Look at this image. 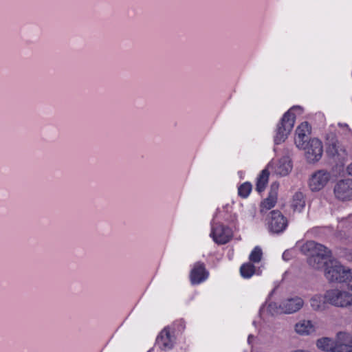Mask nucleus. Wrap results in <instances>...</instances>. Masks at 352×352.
<instances>
[{"instance_id": "6ab92c4d", "label": "nucleus", "mask_w": 352, "mask_h": 352, "mask_svg": "<svg viewBox=\"0 0 352 352\" xmlns=\"http://www.w3.org/2000/svg\"><path fill=\"white\" fill-rule=\"evenodd\" d=\"M336 345L335 341L326 337L318 339L316 342L318 348L327 352H334Z\"/></svg>"}, {"instance_id": "9b49d317", "label": "nucleus", "mask_w": 352, "mask_h": 352, "mask_svg": "<svg viewBox=\"0 0 352 352\" xmlns=\"http://www.w3.org/2000/svg\"><path fill=\"white\" fill-rule=\"evenodd\" d=\"M209 276L204 263L197 262L194 264L190 273V280L192 285H198L205 281Z\"/></svg>"}, {"instance_id": "b1692460", "label": "nucleus", "mask_w": 352, "mask_h": 352, "mask_svg": "<svg viewBox=\"0 0 352 352\" xmlns=\"http://www.w3.org/2000/svg\"><path fill=\"white\" fill-rule=\"evenodd\" d=\"M252 184L250 182L242 184L238 188V194L243 198H247L252 191Z\"/></svg>"}, {"instance_id": "20e7f679", "label": "nucleus", "mask_w": 352, "mask_h": 352, "mask_svg": "<svg viewBox=\"0 0 352 352\" xmlns=\"http://www.w3.org/2000/svg\"><path fill=\"white\" fill-rule=\"evenodd\" d=\"M295 122V116L291 111H287L277 126L274 142L279 144L285 141L292 130Z\"/></svg>"}, {"instance_id": "c85d7f7f", "label": "nucleus", "mask_w": 352, "mask_h": 352, "mask_svg": "<svg viewBox=\"0 0 352 352\" xmlns=\"http://www.w3.org/2000/svg\"><path fill=\"white\" fill-rule=\"evenodd\" d=\"M252 339H253V336L250 335V336H248V342L249 343H250V342H251Z\"/></svg>"}, {"instance_id": "2eb2a0df", "label": "nucleus", "mask_w": 352, "mask_h": 352, "mask_svg": "<svg viewBox=\"0 0 352 352\" xmlns=\"http://www.w3.org/2000/svg\"><path fill=\"white\" fill-rule=\"evenodd\" d=\"M309 304L311 309L316 312L324 311L328 306V301L326 297V292L324 295L317 294L311 297Z\"/></svg>"}, {"instance_id": "f03ea898", "label": "nucleus", "mask_w": 352, "mask_h": 352, "mask_svg": "<svg viewBox=\"0 0 352 352\" xmlns=\"http://www.w3.org/2000/svg\"><path fill=\"white\" fill-rule=\"evenodd\" d=\"M324 276L331 283H349L352 282V269L332 258L327 263Z\"/></svg>"}, {"instance_id": "aec40b11", "label": "nucleus", "mask_w": 352, "mask_h": 352, "mask_svg": "<svg viewBox=\"0 0 352 352\" xmlns=\"http://www.w3.org/2000/svg\"><path fill=\"white\" fill-rule=\"evenodd\" d=\"M292 166L289 158L283 157L278 162L276 172L281 176H285L292 170Z\"/></svg>"}, {"instance_id": "a878e982", "label": "nucleus", "mask_w": 352, "mask_h": 352, "mask_svg": "<svg viewBox=\"0 0 352 352\" xmlns=\"http://www.w3.org/2000/svg\"><path fill=\"white\" fill-rule=\"evenodd\" d=\"M334 352H352V344H336Z\"/></svg>"}, {"instance_id": "39448f33", "label": "nucleus", "mask_w": 352, "mask_h": 352, "mask_svg": "<svg viewBox=\"0 0 352 352\" xmlns=\"http://www.w3.org/2000/svg\"><path fill=\"white\" fill-rule=\"evenodd\" d=\"M287 219L279 210L271 211L266 218V224L270 232L275 234L283 232L287 227Z\"/></svg>"}, {"instance_id": "a211bd4d", "label": "nucleus", "mask_w": 352, "mask_h": 352, "mask_svg": "<svg viewBox=\"0 0 352 352\" xmlns=\"http://www.w3.org/2000/svg\"><path fill=\"white\" fill-rule=\"evenodd\" d=\"M305 206V199L304 195L300 192H296L292 199L291 208L294 211L301 212Z\"/></svg>"}, {"instance_id": "0eeeda50", "label": "nucleus", "mask_w": 352, "mask_h": 352, "mask_svg": "<svg viewBox=\"0 0 352 352\" xmlns=\"http://www.w3.org/2000/svg\"><path fill=\"white\" fill-rule=\"evenodd\" d=\"M331 174L325 170H319L314 172L309 180V186L311 191L322 190L329 182Z\"/></svg>"}, {"instance_id": "4468645a", "label": "nucleus", "mask_w": 352, "mask_h": 352, "mask_svg": "<svg viewBox=\"0 0 352 352\" xmlns=\"http://www.w3.org/2000/svg\"><path fill=\"white\" fill-rule=\"evenodd\" d=\"M156 344L164 351L170 350L174 344V337L168 328H164L157 336Z\"/></svg>"}, {"instance_id": "f257e3e1", "label": "nucleus", "mask_w": 352, "mask_h": 352, "mask_svg": "<svg viewBox=\"0 0 352 352\" xmlns=\"http://www.w3.org/2000/svg\"><path fill=\"white\" fill-rule=\"evenodd\" d=\"M301 251L308 256L307 263L315 270H324L329 260L331 259V251L324 245L314 241H309L303 244Z\"/></svg>"}, {"instance_id": "393cba45", "label": "nucleus", "mask_w": 352, "mask_h": 352, "mask_svg": "<svg viewBox=\"0 0 352 352\" xmlns=\"http://www.w3.org/2000/svg\"><path fill=\"white\" fill-rule=\"evenodd\" d=\"M263 252L261 248L256 246L250 254L249 258L253 263H258L262 258Z\"/></svg>"}, {"instance_id": "412c9836", "label": "nucleus", "mask_w": 352, "mask_h": 352, "mask_svg": "<svg viewBox=\"0 0 352 352\" xmlns=\"http://www.w3.org/2000/svg\"><path fill=\"white\" fill-rule=\"evenodd\" d=\"M270 172L267 168L263 170L257 178L256 190L258 192L265 190L267 184L268 183Z\"/></svg>"}, {"instance_id": "c756f323", "label": "nucleus", "mask_w": 352, "mask_h": 352, "mask_svg": "<svg viewBox=\"0 0 352 352\" xmlns=\"http://www.w3.org/2000/svg\"><path fill=\"white\" fill-rule=\"evenodd\" d=\"M348 289L352 292V284L349 285Z\"/></svg>"}, {"instance_id": "5701e85b", "label": "nucleus", "mask_w": 352, "mask_h": 352, "mask_svg": "<svg viewBox=\"0 0 352 352\" xmlns=\"http://www.w3.org/2000/svg\"><path fill=\"white\" fill-rule=\"evenodd\" d=\"M240 273L243 278H249L255 273V267L250 263H244L240 267Z\"/></svg>"}, {"instance_id": "cd10ccee", "label": "nucleus", "mask_w": 352, "mask_h": 352, "mask_svg": "<svg viewBox=\"0 0 352 352\" xmlns=\"http://www.w3.org/2000/svg\"><path fill=\"white\" fill-rule=\"evenodd\" d=\"M347 170L349 173L352 175V164L348 166Z\"/></svg>"}, {"instance_id": "1a4fd4ad", "label": "nucleus", "mask_w": 352, "mask_h": 352, "mask_svg": "<svg viewBox=\"0 0 352 352\" xmlns=\"http://www.w3.org/2000/svg\"><path fill=\"white\" fill-rule=\"evenodd\" d=\"M334 194L337 199L347 201L352 199V179H342L334 186Z\"/></svg>"}, {"instance_id": "f8f14e48", "label": "nucleus", "mask_w": 352, "mask_h": 352, "mask_svg": "<svg viewBox=\"0 0 352 352\" xmlns=\"http://www.w3.org/2000/svg\"><path fill=\"white\" fill-rule=\"evenodd\" d=\"M304 305V300L302 298L296 296L291 298H287L282 301L279 304L280 312L283 314H290L299 311Z\"/></svg>"}, {"instance_id": "7ed1b4c3", "label": "nucleus", "mask_w": 352, "mask_h": 352, "mask_svg": "<svg viewBox=\"0 0 352 352\" xmlns=\"http://www.w3.org/2000/svg\"><path fill=\"white\" fill-rule=\"evenodd\" d=\"M326 297L329 305L338 308H350L352 294L349 291L338 288L326 291Z\"/></svg>"}, {"instance_id": "ddd939ff", "label": "nucleus", "mask_w": 352, "mask_h": 352, "mask_svg": "<svg viewBox=\"0 0 352 352\" xmlns=\"http://www.w3.org/2000/svg\"><path fill=\"white\" fill-rule=\"evenodd\" d=\"M311 133V127L308 122H302L296 130L295 144L298 148L305 147Z\"/></svg>"}, {"instance_id": "f3484780", "label": "nucleus", "mask_w": 352, "mask_h": 352, "mask_svg": "<svg viewBox=\"0 0 352 352\" xmlns=\"http://www.w3.org/2000/svg\"><path fill=\"white\" fill-rule=\"evenodd\" d=\"M327 153L332 157H338L339 160H344L346 155L345 148L336 140L329 143Z\"/></svg>"}, {"instance_id": "6e6552de", "label": "nucleus", "mask_w": 352, "mask_h": 352, "mask_svg": "<svg viewBox=\"0 0 352 352\" xmlns=\"http://www.w3.org/2000/svg\"><path fill=\"white\" fill-rule=\"evenodd\" d=\"M210 236L218 244H226L232 237V231L230 228L221 223H216L212 228Z\"/></svg>"}, {"instance_id": "4be33fe9", "label": "nucleus", "mask_w": 352, "mask_h": 352, "mask_svg": "<svg viewBox=\"0 0 352 352\" xmlns=\"http://www.w3.org/2000/svg\"><path fill=\"white\" fill-rule=\"evenodd\" d=\"M336 344H352V335L348 332L340 331L336 334Z\"/></svg>"}, {"instance_id": "423d86ee", "label": "nucleus", "mask_w": 352, "mask_h": 352, "mask_svg": "<svg viewBox=\"0 0 352 352\" xmlns=\"http://www.w3.org/2000/svg\"><path fill=\"white\" fill-rule=\"evenodd\" d=\"M305 150V157L309 163L318 162L322 157L323 153V146L322 142L313 138L305 143V147H299Z\"/></svg>"}, {"instance_id": "dca6fc26", "label": "nucleus", "mask_w": 352, "mask_h": 352, "mask_svg": "<svg viewBox=\"0 0 352 352\" xmlns=\"http://www.w3.org/2000/svg\"><path fill=\"white\" fill-rule=\"evenodd\" d=\"M296 332L301 336H308L315 332L316 328L311 320H302L295 325Z\"/></svg>"}, {"instance_id": "bb28decb", "label": "nucleus", "mask_w": 352, "mask_h": 352, "mask_svg": "<svg viewBox=\"0 0 352 352\" xmlns=\"http://www.w3.org/2000/svg\"><path fill=\"white\" fill-rule=\"evenodd\" d=\"M268 309L269 311L272 314H283V312H280V309L279 308V305H278L276 302H271L268 305Z\"/></svg>"}, {"instance_id": "9d476101", "label": "nucleus", "mask_w": 352, "mask_h": 352, "mask_svg": "<svg viewBox=\"0 0 352 352\" xmlns=\"http://www.w3.org/2000/svg\"><path fill=\"white\" fill-rule=\"evenodd\" d=\"M279 184L273 182L270 186L268 196L260 204V212L265 213L267 210L274 208L277 202Z\"/></svg>"}]
</instances>
